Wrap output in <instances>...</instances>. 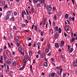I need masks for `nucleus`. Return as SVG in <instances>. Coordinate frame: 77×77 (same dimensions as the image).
<instances>
[{
  "label": "nucleus",
  "mask_w": 77,
  "mask_h": 77,
  "mask_svg": "<svg viewBox=\"0 0 77 77\" xmlns=\"http://www.w3.org/2000/svg\"><path fill=\"white\" fill-rule=\"evenodd\" d=\"M27 56L25 55L24 56V59L23 60H27Z\"/></svg>",
  "instance_id": "obj_31"
},
{
  "label": "nucleus",
  "mask_w": 77,
  "mask_h": 77,
  "mask_svg": "<svg viewBox=\"0 0 77 77\" xmlns=\"http://www.w3.org/2000/svg\"><path fill=\"white\" fill-rule=\"evenodd\" d=\"M56 14H55L54 15V19L55 20H56L57 18H56Z\"/></svg>",
  "instance_id": "obj_32"
},
{
  "label": "nucleus",
  "mask_w": 77,
  "mask_h": 77,
  "mask_svg": "<svg viewBox=\"0 0 77 77\" xmlns=\"http://www.w3.org/2000/svg\"><path fill=\"white\" fill-rule=\"evenodd\" d=\"M73 50H74V49H73V48H71L70 49L69 52L70 53H72V52L73 51Z\"/></svg>",
  "instance_id": "obj_19"
},
{
  "label": "nucleus",
  "mask_w": 77,
  "mask_h": 77,
  "mask_svg": "<svg viewBox=\"0 0 77 77\" xmlns=\"http://www.w3.org/2000/svg\"><path fill=\"white\" fill-rule=\"evenodd\" d=\"M21 26L22 27H26V24L23 23L22 25Z\"/></svg>",
  "instance_id": "obj_30"
},
{
  "label": "nucleus",
  "mask_w": 77,
  "mask_h": 77,
  "mask_svg": "<svg viewBox=\"0 0 77 77\" xmlns=\"http://www.w3.org/2000/svg\"><path fill=\"white\" fill-rule=\"evenodd\" d=\"M3 57L5 60H6V59L7 57L5 54H3Z\"/></svg>",
  "instance_id": "obj_17"
},
{
  "label": "nucleus",
  "mask_w": 77,
  "mask_h": 77,
  "mask_svg": "<svg viewBox=\"0 0 77 77\" xmlns=\"http://www.w3.org/2000/svg\"><path fill=\"white\" fill-rule=\"evenodd\" d=\"M75 40V38L74 37L73 38L71 41V42H74Z\"/></svg>",
  "instance_id": "obj_21"
},
{
  "label": "nucleus",
  "mask_w": 77,
  "mask_h": 77,
  "mask_svg": "<svg viewBox=\"0 0 77 77\" xmlns=\"http://www.w3.org/2000/svg\"><path fill=\"white\" fill-rule=\"evenodd\" d=\"M61 68L60 66H59L58 67H56V69H60Z\"/></svg>",
  "instance_id": "obj_49"
},
{
  "label": "nucleus",
  "mask_w": 77,
  "mask_h": 77,
  "mask_svg": "<svg viewBox=\"0 0 77 77\" xmlns=\"http://www.w3.org/2000/svg\"><path fill=\"white\" fill-rule=\"evenodd\" d=\"M13 29L14 30H17V28H16V26H13Z\"/></svg>",
  "instance_id": "obj_35"
},
{
  "label": "nucleus",
  "mask_w": 77,
  "mask_h": 77,
  "mask_svg": "<svg viewBox=\"0 0 77 77\" xmlns=\"http://www.w3.org/2000/svg\"><path fill=\"white\" fill-rule=\"evenodd\" d=\"M27 17L28 20H30V17L29 16H27Z\"/></svg>",
  "instance_id": "obj_29"
},
{
  "label": "nucleus",
  "mask_w": 77,
  "mask_h": 77,
  "mask_svg": "<svg viewBox=\"0 0 77 77\" xmlns=\"http://www.w3.org/2000/svg\"><path fill=\"white\" fill-rule=\"evenodd\" d=\"M33 2L35 3H38V0H33Z\"/></svg>",
  "instance_id": "obj_41"
},
{
  "label": "nucleus",
  "mask_w": 77,
  "mask_h": 77,
  "mask_svg": "<svg viewBox=\"0 0 77 77\" xmlns=\"http://www.w3.org/2000/svg\"><path fill=\"white\" fill-rule=\"evenodd\" d=\"M55 48H59V44H58V43H56L55 44Z\"/></svg>",
  "instance_id": "obj_7"
},
{
  "label": "nucleus",
  "mask_w": 77,
  "mask_h": 77,
  "mask_svg": "<svg viewBox=\"0 0 77 77\" xmlns=\"http://www.w3.org/2000/svg\"><path fill=\"white\" fill-rule=\"evenodd\" d=\"M58 36H59V34L57 33V32H56L54 34V38L55 39H57L58 37Z\"/></svg>",
  "instance_id": "obj_5"
},
{
  "label": "nucleus",
  "mask_w": 77,
  "mask_h": 77,
  "mask_svg": "<svg viewBox=\"0 0 77 77\" xmlns=\"http://www.w3.org/2000/svg\"><path fill=\"white\" fill-rule=\"evenodd\" d=\"M61 32H62V30L61 29V28H60L59 29V33H61Z\"/></svg>",
  "instance_id": "obj_22"
},
{
  "label": "nucleus",
  "mask_w": 77,
  "mask_h": 77,
  "mask_svg": "<svg viewBox=\"0 0 77 77\" xmlns=\"http://www.w3.org/2000/svg\"><path fill=\"white\" fill-rule=\"evenodd\" d=\"M26 60L24 59L23 60V62L24 63H26Z\"/></svg>",
  "instance_id": "obj_46"
},
{
  "label": "nucleus",
  "mask_w": 77,
  "mask_h": 77,
  "mask_svg": "<svg viewBox=\"0 0 77 77\" xmlns=\"http://www.w3.org/2000/svg\"><path fill=\"white\" fill-rule=\"evenodd\" d=\"M61 57L62 58V60H63V55H61Z\"/></svg>",
  "instance_id": "obj_59"
},
{
  "label": "nucleus",
  "mask_w": 77,
  "mask_h": 77,
  "mask_svg": "<svg viewBox=\"0 0 77 77\" xmlns=\"http://www.w3.org/2000/svg\"><path fill=\"white\" fill-rule=\"evenodd\" d=\"M69 20L70 21H71V20H72V18H71V17H69Z\"/></svg>",
  "instance_id": "obj_53"
},
{
  "label": "nucleus",
  "mask_w": 77,
  "mask_h": 77,
  "mask_svg": "<svg viewBox=\"0 0 77 77\" xmlns=\"http://www.w3.org/2000/svg\"><path fill=\"white\" fill-rule=\"evenodd\" d=\"M34 27H35L34 25H32V29H33Z\"/></svg>",
  "instance_id": "obj_63"
},
{
  "label": "nucleus",
  "mask_w": 77,
  "mask_h": 77,
  "mask_svg": "<svg viewBox=\"0 0 77 77\" xmlns=\"http://www.w3.org/2000/svg\"><path fill=\"white\" fill-rule=\"evenodd\" d=\"M44 66H45L47 67L48 66V63L46 62H45L44 63Z\"/></svg>",
  "instance_id": "obj_16"
},
{
  "label": "nucleus",
  "mask_w": 77,
  "mask_h": 77,
  "mask_svg": "<svg viewBox=\"0 0 77 77\" xmlns=\"http://www.w3.org/2000/svg\"><path fill=\"white\" fill-rule=\"evenodd\" d=\"M68 50H69V48H70V46L69 45H68Z\"/></svg>",
  "instance_id": "obj_55"
},
{
  "label": "nucleus",
  "mask_w": 77,
  "mask_h": 77,
  "mask_svg": "<svg viewBox=\"0 0 77 77\" xmlns=\"http://www.w3.org/2000/svg\"><path fill=\"white\" fill-rule=\"evenodd\" d=\"M66 75V74L65 73H63V77H65Z\"/></svg>",
  "instance_id": "obj_37"
},
{
  "label": "nucleus",
  "mask_w": 77,
  "mask_h": 77,
  "mask_svg": "<svg viewBox=\"0 0 77 77\" xmlns=\"http://www.w3.org/2000/svg\"><path fill=\"white\" fill-rule=\"evenodd\" d=\"M68 16H69V14H66L65 18L66 19H68Z\"/></svg>",
  "instance_id": "obj_18"
},
{
  "label": "nucleus",
  "mask_w": 77,
  "mask_h": 77,
  "mask_svg": "<svg viewBox=\"0 0 77 77\" xmlns=\"http://www.w3.org/2000/svg\"><path fill=\"white\" fill-rule=\"evenodd\" d=\"M33 47H36V43L35 42L34 43Z\"/></svg>",
  "instance_id": "obj_44"
},
{
  "label": "nucleus",
  "mask_w": 77,
  "mask_h": 77,
  "mask_svg": "<svg viewBox=\"0 0 77 77\" xmlns=\"http://www.w3.org/2000/svg\"><path fill=\"white\" fill-rule=\"evenodd\" d=\"M30 69L31 71H32V65H31L30 66Z\"/></svg>",
  "instance_id": "obj_56"
},
{
  "label": "nucleus",
  "mask_w": 77,
  "mask_h": 77,
  "mask_svg": "<svg viewBox=\"0 0 77 77\" xmlns=\"http://www.w3.org/2000/svg\"><path fill=\"white\" fill-rule=\"evenodd\" d=\"M65 29L66 31H68V29H69V26H66L65 27Z\"/></svg>",
  "instance_id": "obj_13"
},
{
  "label": "nucleus",
  "mask_w": 77,
  "mask_h": 77,
  "mask_svg": "<svg viewBox=\"0 0 77 77\" xmlns=\"http://www.w3.org/2000/svg\"><path fill=\"white\" fill-rule=\"evenodd\" d=\"M35 29L36 31H37V25H35Z\"/></svg>",
  "instance_id": "obj_47"
},
{
  "label": "nucleus",
  "mask_w": 77,
  "mask_h": 77,
  "mask_svg": "<svg viewBox=\"0 0 77 77\" xmlns=\"http://www.w3.org/2000/svg\"><path fill=\"white\" fill-rule=\"evenodd\" d=\"M55 75V74H54V73L52 72L51 74V77H54Z\"/></svg>",
  "instance_id": "obj_24"
},
{
  "label": "nucleus",
  "mask_w": 77,
  "mask_h": 77,
  "mask_svg": "<svg viewBox=\"0 0 77 77\" xmlns=\"http://www.w3.org/2000/svg\"><path fill=\"white\" fill-rule=\"evenodd\" d=\"M41 35L42 36H43V32H42V31L41 32Z\"/></svg>",
  "instance_id": "obj_50"
},
{
  "label": "nucleus",
  "mask_w": 77,
  "mask_h": 77,
  "mask_svg": "<svg viewBox=\"0 0 77 77\" xmlns=\"http://www.w3.org/2000/svg\"><path fill=\"white\" fill-rule=\"evenodd\" d=\"M37 7H38L39 8V7H41V5L40 4V3H38L37 4Z\"/></svg>",
  "instance_id": "obj_25"
},
{
  "label": "nucleus",
  "mask_w": 77,
  "mask_h": 77,
  "mask_svg": "<svg viewBox=\"0 0 77 77\" xmlns=\"http://www.w3.org/2000/svg\"><path fill=\"white\" fill-rule=\"evenodd\" d=\"M65 42L63 41H62L61 42V45L62 46H63L64 45Z\"/></svg>",
  "instance_id": "obj_10"
},
{
  "label": "nucleus",
  "mask_w": 77,
  "mask_h": 77,
  "mask_svg": "<svg viewBox=\"0 0 77 77\" xmlns=\"http://www.w3.org/2000/svg\"><path fill=\"white\" fill-rule=\"evenodd\" d=\"M61 14H62V12H60V11L59 12V16H60L61 15Z\"/></svg>",
  "instance_id": "obj_54"
},
{
  "label": "nucleus",
  "mask_w": 77,
  "mask_h": 77,
  "mask_svg": "<svg viewBox=\"0 0 77 77\" xmlns=\"http://www.w3.org/2000/svg\"><path fill=\"white\" fill-rule=\"evenodd\" d=\"M31 45H32V43H29V44L28 46L29 47H30V46H31Z\"/></svg>",
  "instance_id": "obj_51"
},
{
  "label": "nucleus",
  "mask_w": 77,
  "mask_h": 77,
  "mask_svg": "<svg viewBox=\"0 0 77 77\" xmlns=\"http://www.w3.org/2000/svg\"><path fill=\"white\" fill-rule=\"evenodd\" d=\"M57 74L58 75H60V72H59V71H57Z\"/></svg>",
  "instance_id": "obj_34"
},
{
  "label": "nucleus",
  "mask_w": 77,
  "mask_h": 77,
  "mask_svg": "<svg viewBox=\"0 0 77 77\" xmlns=\"http://www.w3.org/2000/svg\"><path fill=\"white\" fill-rule=\"evenodd\" d=\"M38 54H40V53H41V51H40V50H39V51H38Z\"/></svg>",
  "instance_id": "obj_58"
},
{
  "label": "nucleus",
  "mask_w": 77,
  "mask_h": 77,
  "mask_svg": "<svg viewBox=\"0 0 77 77\" xmlns=\"http://www.w3.org/2000/svg\"><path fill=\"white\" fill-rule=\"evenodd\" d=\"M43 4H44V6L45 8H46V4L45 3H43Z\"/></svg>",
  "instance_id": "obj_60"
},
{
  "label": "nucleus",
  "mask_w": 77,
  "mask_h": 77,
  "mask_svg": "<svg viewBox=\"0 0 77 77\" xmlns=\"http://www.w3.org/2000/svg\"><path fill=\"white\" fill-rule=\"evenodd\" d=\"M11 20L13 21H15V19H14V17H11Z\"/></svg>",
  "instance_id": "obj_42"
},
{
  "label": "nucleus",
  "mask_w": 77,
  "mask_h": 77,
  "mask_svg": "<svg viewBox=\"0 0 77 77\" xmlns=\"http://www.w3.org/2000/svg\"><path fill=\"white\" fill-rule=\"evenodd\" d=\"M18 50H19V51H20V52H21L22 51V48H21V47H19L18 49Z\"/></svg>",
  "instance_id": "obj_28"
},
{
  "label": "nucleus",
  "mask_w": 77,
  "mask_h": 77,
  "mask_svg": "<svg viewBox=\"0 0 77 77\" xmlns=\"http://www.w3.org/2000/svg\"><path fill=\"white\" fill-rule=\"evenodd\" d=\"M49 24L50 25H51V20H50V19L49 20Z\"/></svg>",
  "instance_id": "obj_40"
},
{
  "label": "nucleus",
  "mask_w": 77,
  "mask_h": 77,
  "mask_svg": "<svg viewBox=\"0 0 77 77\" xmlns=\"http://www.w3.org/2000/svg\"><path fill=\"white\" fill-rule=\"evenodd\" d=\"M6 63L7 64H8V65H10V64H11V61H10L9 60H6Z\"/></svg>",
  "instance_id": "obj_8"
},
{
  "label": "nucleus",
  "mask_w": 77,
  "mask_h": 77,
  "mask_svg": "<svg viewBox=\"0 0 77 77\" xmlns=\"http://www.w3.org/2000/svg\"><path fill=\"white\" fill-rule=\"evenodd\" d=\"M51 60L53 62H54V59L53 58H52L51 59Z\"/></svg>",
  "instance_id": "obj_52"
},
{
  "label": "nucleus",
  "mask_w": 77,
  "mask_h": 77,
  "mask_svg": "<svg viewBox=\"0 0 77 77\" xmlns=\"http://www.w3.org/2000/svg\"><path fill=\"white\" fill-rule=\"evenodd\" d=\"M5 51H6L5 52L6 53H9V50H6Z\"/></svg>",
  "instance_id": "obj_57"
},
{
  "label": "nucleus",
  "mask_w": 77,
  "mask_h": 77,
  "mask_svg": "<svg viewBox=\"0 0 77 77\" xmlns=\"http://www.w3.org/2000/svg\"><path fill=\"white\" fill-rule=\"evenodd\" d=\"M45 57V54L44 53H42L41 55V58L42 59H43Z\"/></svg>",
  "instance_id": "obj_9"
},
{
  "label": "nucleus",
  "mask_w": 77,
  "mask_h": 77,
  "mask_svg": "<svg viewBox=\"0 0 77 77\" xmlns=\"http://www.w3.org/2000/svg\"><path fill=\"white\" fill-rule=\"evenodd\" d=\"M7 70H6L5 71L6 72H9V65H7Z\"/></svg>",
  "instance_id": "obj_6"
},
{
  "label": "nucleus",
  "mask_w": 77,
  "mask_h": 77,
  "mask_svg": "<svg viewBox=\"0 0 77 77\" xmlns=\"http://www.w3.org/2000/svg\"><path fill=\"white\" fill-rule=\"evenodd\" d=\"M3 51V50L2 48H0V53H2V51Z\"/></svg>",
  "instance_id": "obj_43"
},
{
  "label": "nucleus",
  "mask_w": 77,
  "mask_h": 77,
  "mask_svg": "<svg viewBox=\"0 0 77 77\" xmlns=\"http://www.w3.org/2000/svg\"><path fill=\"white\" fill-rule=\"evenodd\" d=\"M13 65L14 66H16V65H17V62L15 61H14L13 63Z\"/></svg>",
  "instance_id": "obj_26"
},
{
  "label": "nucleus",
  "mask_w": 77,
  "mask_h": 77,
  "mask_svg": "<svg viewBox=\"0 0 77 77\" xmlns=\"http://www.w3.org/2000/svg\"><path fill=\"white\" fill-rule=\"evenodd\" d=\"M24 67H23V66L22 67L20 68V70H22V69H24Z\"/></svg>",
  "instance_id": "obj_48"
},
{
  "label": "nucleus",
  "mask_w": 77,
  "mask_h": 77,
  "mask_svg": "<svg viewBox=\"0 0 77 77\" xmlns=\"http://www.w3.org/2000/svg\"><path fill=\"white\" fill-rule=\"evenodd\" d=\"M9 17L10 16L7 15H6L4 18L5 20L6 21H7V20H8L9 18Z\"/></svg>",
  "instance_id": "obj_4"
},
{
  "label": "nucleus",
  "mask_w": 77,
  "mask_h": 77,
  "mask_svg": "<svg viewBox=\"0 0 77 77\" xmlns=\"http://www.w3.org/2000/svg\"><path fill=\"white\" fill-rule=\"evenodd\" d=\"M14 40L16 42H19V37L17 36H15L14 38Z\"/></svg>",
  "instance_id": "obj_1"
},
{
  "label": "nucleus",
  "mask_w": 77,
  "mask_h": 77,
  "mask_svg": "<svg viewBox=\"0 0 77 77\" xmlns=\"http://www.w3.org/2000/svg\"><path fill=\"white\" fill-rule=\"evenodd\" d=\"M54 29L55 31H58L59 30V29H58V27L57 26H55L54 27Z\"/></svg>",
  "instance_id": "obj_14"
},
{
  "label": "nucleus",
  "mask_w": 77,
  "mask_h": 77,
  "mask_svg": "<svg viewBox=\"0 0 77 77\" xmlns=\"http://www.w3.org/2000/svg\"><path fill=\"white\" fill-rule=\"evenodd\" d=\"M48 48L49 49L50 48V45L49 44L48 45Z\"/></svg>",
  "instance_id": "obj_39"
},
{
  "label": "nucleus",
  "mask_w": 77,
  "mask_h": 77,
  "mask_svg": "<svg viewBox=\"0 0 77 77\" xmlns=\"http://www.w3.org/2000/svg\"><path fill=\"white\" fill-rule=\"evenodd\" d=\"M47 9H48V11H50L52 10V7H51V5H48Z\"/></svg>",
  "instance_id": "obj_2"
},
{
  "label": "nucleus",
  "mask_w": 77,
  "mask_h": 77,
  "mask_svg": "<svg viewBox=\"0 0 77 77\" xmlns=\"http://www.w3.org/2000/svg\"><path fill=\"white\" fill-rule=\"evenodd\" d=\"M16 42L17 43V46H18V47H20V41H19V42Z\"/></svg>",
  "instance_id": "obj_12"
},
{
  "label": "nucleus",
  "mask_w": 77,
  "mask_h": 77,
  "mask_svg": "<svg viewBox=\"0 0 77 77\" xmlns=\"http://www.w3.org/2000/svg\"><path fill=\"white\" fill-rule=\"evenodd\" d=\"M22 17L23 18H24V15H26V11H23L22 12Z\"/></svg>",
  "instance_id": "obj_3"
},
{
  "label": "nucleus",
  "mask_w": 77,
  "mask_h": 77,
  "mask_svg": "<svg viewBox=\"0 0 77 77\" xmlns=\"http://www.w3.org/2000/svg\"><path fill=\"white\" fill-rule=\"evenodd\" d=\"M31 12H32V14H33V13H34V9H33V8H31Z\"/></svg>",
  "instance_id": "obj_27"
},
{
  "label": "nucleus",
  "mask_w": 77,
  "mask_h": 77,
  "mask_svg": "<svg viewBox=\"0 0 77 77\" xmlns=\"http://www.w3.org/2000/svg\"><path fill=\"white\" fill-rule=\"evenodd\" d=\"M7 15H8L9 16H10V15H11V11H8L7 13Z\"/></svg>",
  "instance_id": "obj_11"
},
{
  "label": "nucleus",
  "mask_w": 77,
  "mask_h": 77,
  "mask_svg": "<svg viewBox=\"0 0 77 77\" xmlns=\"http://www.w3.org/2000/svg\"><path fill=\"white\" fill-rule=\"evenodd\" d=\"M14 15H15V16H17V13L16 12H14Z\"/></svg>",
  "instance_id": "obj_36"
},
{
  "label": "nucleus",
  "mask_w": 77,
  "mask_h": 77,
  "mask_svg": "<svg viewBox=\"0 0 77 77\" xmlns=\"http://www.w3.org/2000/svg\"><path fill=\"white\" fill-rule=\"evenodd\" d=\"M0 63H3V61L2 60H0Z\"/></svg>",
  "instance_id": "obj_64"
},
{
  "label": "nucleus",
  "mask_w": 77,
  "mask_h": 77,
  "mask_svg": "<svg viewBox=\"0 0 77 77\" xmlns=\"http://www.w3.org/2000/svg\"><path fill=\"white\" fill-rule=\"evenodd\" d=\"M47 56H51V52H50L48 54H47Z\"/></svg>",
  "instance_id": "obj_45"
},
{
  "label": "nucleus",
  "mask_w": 77,
  "mask_h": 77,
  "mask_svg": "<svg viewBox=\"0 0 77 77\" xmlns=\"http://www.w3.org/2000/svg\"><path fill=\"white\" fill-rule=\"evenodd\" d=\"M45 51L46 53H48V52H49V51H50V50H49V49L46 48Z\"/></svg>",
  "instance_id": "obj_20"
},
{
  "label": "nucleus",
  "mask_w": 77,
  "mask_h": 77,
  "mask_svg": "<svg viewBox=\"0 0 77 77\" xmlns=\"http://www.w3.org/2000/svg\"><path fill=\"white\" fill-rule=\"evenodd\" d=\"M4 9H6V8H8V5H6L4 7Z\"/></svg>",
  "instance_id": "obj_38"
},
{
  "label": "nucleus",
  "mask_w": 77,
  "mask_h": 77,
  "mask_svg": "<svg viewBox=\"0 0 77 77\" xmlns=\"http://www.w3.org/2000/svg\"><path fill=\"white\" fill-rule=\"evenodd\" d=\"M72 21L73 22L74 21V19L75 18L74 17H73L72 18Z\"/></svg>",
  "instance_id": "obj_62"
},
{
  "label": "nucleus",
  "mask_w": 77,
  "mask_h": 77,
  "mask_svg": "<svg viewBox=\"0 0 77 77\" xmlns=\"http://www.w3.org/2000/svg\"><path fill=\"white\" fill-rule=\"evenodd\" d=\"M64 35L65 37H66V36H67V34L65 33H64Z\"/></svg>",
  "instance_id": "obj_61"
},
{
  "label": "nucleus",
  "mask_w": 77,
  "mask_h": 77,
  "mask_svg": "<svg viewBox=\"0 0 77 77\" xmlns=\"http://www.w3.org/2000/svg\"><path fill=\"white\" fill-rule=\"evenodd\" d=\"M53 26H54V27H55V26H56V23H55V22L54 21H53Z\"/></svg>",
  "instance_id": "obj_33"
},
{
  "label": "nucleus",
  "mask_w": 77,
  "mask_h": 77,
  "mask_svg": "<svg viewBox=\"0 0 77 77\" xmlns=\"http://www.w3.org/2000/svg\"><path fill=\"white\" fill-rule=\"evenodd\" d=\"M29 55L31 56H32V52H31V51H29Z\"/></svg>",
  "instance_id": "obj_23"
},
{
  "label": "nucleus",
  "mask_w": 77,
  "mask_h": 77,
  "mask_svg": "<svg viewBox=\"0 0 77 77\" xmlns=\"http://www.w3.org/2000/svg\"><path fill=\"white\" fill-rule=\"evenodd\" d=\"M73 66H77V65L75 64V61H74L73 63Z\"/></svg>",
  "instance_id": "obj_15"
}]
</instances>
